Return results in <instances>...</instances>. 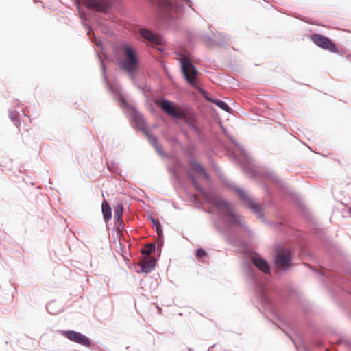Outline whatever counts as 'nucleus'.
Here are the masks:
<instances>
[{
	"label": "nucleus",
	"mask_w": 351,
	"mask_h": 351,
	"mask_svg": "<svg viewBox=\"0 0 351 351\" xmlns=\"http://www.w3.org/2000/svg\"><path fill=\"white\" fill-rule=\"evenodd\" d=\"M310 39L319 47L328 50L330 52L337 53L338 49L336 47L335 43L330 38L319 34H313L310 36Z\"/></svg>",
	"instance_id": "nucleus-4"
},
{
	"label": "nucleus",
	"mask_w": 351,
	"mask_h": 351,
	"mask_svg": "<svg viewBox=\"0 0 351 351\" xmlns=\"http://www.w3.org/2000/svg\"><path fill=\"white\" fill-rule=\"evenodd\" d=\"M192 168L197 172L202 173L205 178L208 177L204 169L198 162L192 163Z\"/></svg>",
	"instance_id": "nucleus-17"
},
{
	"label": "nucleus",
	"mask_w": 351,
	"mask_h": 351,
	"mask_svg": "<svg viewBox=\"0 0 351 351\" xmlns=\"http://www.w3.org/2000/svg\"><path fill=\"white\" fill-rule=\"evenodd\" d=\"M292 257L289 250H281L276 254L275 263L279 269H287L291 266Z\"/></svg>",
	"instance_id": "nucleus-8"
},
{
	"label": "nucleus",
	"mask_w": 351,
	"mask_h": 351,
	"mask_svg": "<svg viewBox=\"0 0 351 351\" xmlns=\"http://www.w3.org/2000/svg\"><path fill=\"white\" fill-rule=\"evenodd\" d=\"M123 212V205L121 204H117V206H115V208H114V219H116L117 221H121L122 219Z\"/></svg>",
	"instance_id": "nucleus-16"
},
{
	"label": "nucleus",
	"mask_w": 351,
	"mask_h": 351,
	"mask_svg": "<svg viewBox=\"0 0 351 351\" xmlns=\"http://www.w3.org/2000/svg\"><path fill=\"white\" fill-rule=\"evenodd\" d=\"M156 104L162 108V110L176 118H182L185 116L184 111L179 106H176L173 103L163 99L156 102Z\"/></svg>",
	"instance_id": "nucleus-5"
},
{
	"label": "nucleus",
	"mask_w": 351,
	"mask_h": 351,
	"mask_svg": "<svg viewBox=\"0 0 351 351\" xmlns=\"http://www.w3.org/2000/svg\"><path fill=\"white\" fill-rule=\"evenodd\" d=\"M138 119H140V121H141V122H143V119H142L141 118H140V117H139Z\"/></svg>",
	"instance_id": "nucleus-24"
},
{
	"label": "nucleus",
	"mask_w": 351,
	"mask_h": 351,
	"mask_svg": "<svg viewBox=\"0 0 351 351\" xmlns=\"http://www.w3.org/2000/svg\"><path fill=\"white\" fill-rule=\"evenodd\" d=\"M17 117L16 113L15 112H10V117L11 119L14 120Z\"/></svg>",
	"instance_id": "nucleus-21"
},
{
	"label": "nucleus",
	"mask_w": 351,
	"mask_h": 351,
	"mask_svg": "<svg viewBox=\"0 0 351 351\" xmlns=\"http://www.w3.org/2000/svg\"><path fill=\"white\" fill-rule=\"evenodd\" d=\"M180 62L181 64V71L187 82L200 91L201 90L198 86L199 84L197 80L199 72L192 64L189 58L182 56L180 58Z\"/></svg>",
	"instance_id": "nucleus-2"
},
{
	"label": "nucleus",
	"mask_w": 351,
	"mask_h": 351,
	"mask_svg": "<svg viewBox=\"0 0 351 351\" xmlns=\"http://www.w3.org/2000/svg\"><path fill=\"white\" fill-rule=\"evenodd\" d=\"M154 225L156 226V230L159 237H160L162 234V230L160 227V225L158 222L153 220Z\"/></svg>",
	"instance_id": "nucleus-20"
},
{
	"label": "nucleus",
	"mask_w": 351,
	"mask_h": 351,
	"mask_svg": "<svg viewBox=\"0 0 351 351\" xmlns=\"http://www.w3.org/2000/svg\"><path fill=\"white\" fill-rule=\"evenodd\" d=\"M239 197L243 201L245 205L252 208L255 213H258L261 211L260 206L255 204L254 202L247 196V195L242 190L237 191Z\"/></svg>",
	"instance_id": "nucleus-10"
},
{
	"label": "nucleus",
	"mask_w": 351,
	"mask_h": 351,
	"mask_svg": "<svg viewBox=\"0 0 351 351\" xmlns=\"http://www.w3.org/2000/svg\"><path fill=\"white\" fill-rule=\"evenodd\" d=\"M113 0H77L87 8L98 12H106L112 3Z\"/></svg>",
	"instance_id": "nucleus-6"
},
{
	"label": "nucleus",
	"mask_w": 351,
	"mask_h": 351,
	"mask_svg": "<svg viewBox=\"0 0 351 351\" xmlns=\"http://www.w3.org/2000/svg\"><path fill=\"white\" fill-rule=\"evenodd\" d=\"M155 246L152 243H148L142 249L141 253L145 255H149L154 250Z\"/></svg>",
	"instance_id": "nucleus-18"
},
{
	"label": "nucleus",
	"mask_w": 351,
	"mask_h": 351,
	"mask_svg": "<svg viewBox=\"0 0 351 351\" xmlns=\"http://www.w3.org/2000/svg\"><path fill=\"white\" fill-rule=\"evenodd\" d=\"M120 68L128 74L133 75L137 71L139 63L135 49L128 44H123L120 48Z\"/></svg>",
	"instance_id": "nucleus-1"
},
{
	"label": "nucleus",
	"mask_w": 351,
	"mask_h": 351,
	"mask_svg": "<svg viewBox=\"0 0 351 351\" xmlns=\"http://www.w3.org/2000/svg\"><path fill=\"white\" fill-rule=\"evenodd\" d=\"M158 6L162 12L167 14L172 8V5L169 0H158Z\"/></svg>",
	"instance_id": "nucleus-13"
},
{
	"label": "nucleus",
	"mask_w": 351,
	"mask_h": 351,
	"mask_svg": "<svg viewBox=\"0 0 351 351\" xmlns=\"http://www.w3.org/2000/svg\"><path fill=\"white\" fill-rule=\"evenodd\" d=\"M348 212H349L350 215L351 216V207L349 208Z\"/></svg>",
	"instance_id": "nucleus-23"
},
{
	"label": "nucleus",
	"mask_w": 351,
	"mask_h": 351,
	"mask_svg": "<svg viewBox=\"0 0 351 351\" xmlns=\"http://www.w3.org/2000/svg\"><path fill=\"white\" fill-rule=\"evenodd\" d=\"M139 33L141 37L152 45H160L162 44V38L145 28H141Z\"/></svg>",
	"instance_id": "nucleus-9"
},
{
	"label": "nucleus",
	"mask_w": 351,
	"mask_h": 351,
	"mask_svg": "<svg viewBox=\"0 0 351 351\" xmlns=\"http://www.w3.org/2000/svg\"><path fill=\"white\" fill-rule=\"evenodd\" d=\"M156 143V138H153L152 139V143Z\"/></svg>",
	"instance_id": "nucleus-22"
},
{
	"label": "nucleus",
	"mask_w": 351,
	"mask_h": 351,
	"mask_svg": "<svg viewBox=\"0 0 351 351\" xmlns=\"http://www.w3.org/2000/svg\"><path fill=\"white\" fill-rule=\"evenodd\" d=\"M141 267L143 272H149L156 265V261L153 258H146L141 261Z\"/></svg>",
	"instance_id": "nucleus-12"
},
{
	"label": "nucleus",
	"mask_w": 351,
	"mask_h": 351,
	"mask_svg": "<svg viewBox=\"0 0 351 351\" xmlns=\"http://www.w3.org/2000/svg\"><path fill=\"white\" fill-rule=\"evenodd\" d=\"M208 101H210L214 104H215L218 107H219L221 109L223 110L226 112H230V108L227 105V104L223 101L217 100V99H212L210 98H206Z\"/></svg>",
	"instance_id": "nucleus-15"
},
{
	"label": "nucleus",
	"mask_w": 351,
	"mask_h": 351,
	"mask_svg": "<svg viewBox=\"0 0 351 351\" xmlns=\"http://www.w3.org/2000/svg\"><path fill=\"white\" fill-rule=\"evenodd\" d=\"M62 335L70 341L86 347H90L91 341L86 336L74 330H63Z\"/></svg>",
	"instance_id": "nucleus-7"
},
{
	"label": "nucleus",
	"mask_w": 351,
	"mask_h": 351,
	"mask_svg": "<svg viewBox=\"0 0 351 351\" xmlns=\"http://www.w3.org/2000/svg\"><path fill=\"white\" fill-rule=\"evenodd\" d=\"M101 207L104 219L108 221L111 218V208L106 200L102 203Z\"/></svg>",
	"instance_id": "nucleus-14"
},
{
	"label": "nucleus",
	"mask_w": 351,
	"mask_h": 351,
	"mask_svg": "<svg viewBox=\"0 0 351 351\" xmlns=\"http://www.w3.org/2000/svg\"><path fill=\"white\" fill-rule=\"evenodd\" d=\"M252 263L263 272L268 273L269 271V267L264 259L254 256L252 258Z\"/></svg>",
	"instance_id": "nucleus-11"
},
{
	"label": "nucleus",
	"mask_w": 351,
	"mask_h": 351,
	"mask_svg": "<svg viewBox=\"0 0 351 351\" xmlns=\"http://www.w3.org/2000/svg\"><path fill=\"white\" fill-rule=\"evenodd\" d=\"M213 204L220 209L224 215L229 217V220L233 223H241V217L236 214L231 205L224 199L217 197L213 199Z\"/></svg>",
	"instance_id": "nucleus-3"
},
{
	"label": "nucleus",
	"mask_w": 351,
	"mask_h": 351,
	"mask_svg": "<svg viewBox=\"0 0 351 351\" xmlns=\"http://www.w3.org/2000/svg\"><path fill=\"white\" fill-rule=\"evenodd\" d=\"M196 256L198 258H202L207 256V253L203 249H198L196 252Z\"/></svg>",
	"instance_id": "nucleus-19"
}]
</instances>
